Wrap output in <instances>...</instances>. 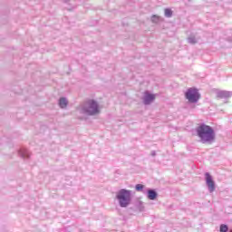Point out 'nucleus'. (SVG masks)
Here are the masks:
<instances>
[{
  "mask_svg": "<svg viewBox=\"0 0 232 232\" xmlns=\"http://www.w3.org/2000/svg\"><path fill=\"white\" fill-rule=\"evenodd\" d=\"M83 111L87 113V115H97L100 111L99 104L93 100H89L83 109Z\"/></svg>",
  "mask_w": 232,
  "mask_h": 232,
  "instance_id": "3",
  "label": "nucleus"
},
{
  "mask_svg": "<svg viewBox=\"0 0 232 232\" xmlns=\"http://www.w3.org/2000/svg\"><path fill=\"white\" fill-rule=\"evenodd\" d=\"M143 101H144V104H151V102L155 101V94L145 92Z\"/></svg>",
  "mask_w": 232,
  "mask_h": 232,
  "instance_id": "6",
  "label": "nucleus"
},
{
  "mask_svg": "<svg viewBox=\"0 0 232 232\" xmlns=\"http://www.w3.org/2000/svg\"><path fill=\"white\" fill-rule=\"evenodd\" d=\"M59 104L61 108H66V106H68V101H66L64 98H62L60 99Z\"/></svg>",
  "mask_w": 232,
  "mask_h": 232,
  "instance_id": "8",
  "label": "nucleus"
},
{
  "mask_svg": "<svg viewBox=\"0 0 232 232\" xmlns=\"http://www.w3.org/2000/svg\"><path fill=\"white\" fill-rule=\"evenodd\" d=\"M205 177H206L207 186H208L210 193H213V191H215V181L213 180L211 174H209L208 172L205 174Z\"/></svg>",
  "mask_w": 232,
  "mask_h": 232,
  "instance_id": "5",
  "label": "nucleus"
},
{
  "mask_svg": "<svg viewBox=\"0 0 232 232\" xmlns=\"http://www.w3.org/2000/svg\"><path fill=\"white\" fill-rule=\"evenodd\" d=\"M186 98L189 102H197L200 99V94L197 89L190 88L186 92Z\"/></svg>",
  "mask_w": 232,
  "mask_h": 232,
  "instance_id": "4",
  "label": "nucleus"
},
{
  "mask_svg": "<svg viewBox=\"0 0 232 232\" xmlns=\"http://www.w3.org/2000/svg\"><path fill=\"white\" fill-rule=\"evenodd\" d=\"M197 133L203 142H212V140H215V131L209 125L202 124L198 126Z\"/></svg>",
  "mask_w": 232,
  "mask_h": 232,
  "instance_id": "1",
  "label": "nucleus"
},
{
  "mask_svg": "<svg viewBox=\"0 0 232 232\" xmlns=\"http://www.w3.org/2000/svg\"><path fill=\"white\" fill-rule=\"evenodd\" d=\"M116 198L121 208H128L131 202V190L122 188L117 193Z\"/></svg>",
  "mask_w": 232,
  "mask_h": 232,
  "instance_id": "2",
  "label": "nucleus"
},
{
  "mask_svg": "<svg viewBox=\"0 0 232 232\" xmlns=\"http://www.w3.org/2000/svg\"><path fill=\"white\" fill-rule=\"evenodd\" d=\"M148 198L150 200H155V198H157V192H155L154 190H149L148 191Z\"/></svg>",
  "mask_w": 232,
  "mask_h": 232,
  "instance_id": "7",
  "label": "nucleus"
},
{
  "mask_svg": "<svg viewBox=\"0 0 232 232\" xmlns=\"http://www.w3.org/2000/svg\"><path fill=\"white\" fill-rule=\"evenodd\" d=\"M152 21L155 23V21H159V16L153 15L152 16Z\"/></svg>",
  "mask_w": 232,
  "mask_h": 232,
  "instance_id": "13",
  "label": "nucleus"
},
{
  "mask_svg": "<svg viewBox=\"0 0 232 232\" xmlns=\"http://www.w3.org/2000/svg\"><path fill=\"white\" fill-rule=\"evenodd\" d=\"M165 15L166 17H171L173 15V11L171 9H165Z\"/></svg>",
  "mask_w": 232,
  "mask_h": 232,
  "instance_id": "9",
  "label": "nucleus"
},
{
  "mask_svg": "<svg viewBox=\"0 0 232 232\" xmlns=\"http://www.w3.org/2000/svg\"><path fill=\"white\" fill-rule=\"evenodd\" d=\"M227 93L224 92H221L218 93V97H219V99H222L224 97H227Z\"/></svg>",
  "mask_w": 232,
  "mask_h": 232,
  "instance_id": "12",
  "label": "nucleus"
},
{
  "mask_svg": "<svg viewBox=\"0 0 232 232\" xmlns=\"http://www.w3.org/2000/svg\"><path fill=\"white\" fill-rule=\"evenodd\" d=\"M227 229H228L227 225H221L219 231L220 232H227Z\"/></svg>",
  "mask_w": 232,
  "mask_h": 232,
  "instance_id": "10",
  "label": "nucleus"
},
{
  "mask_svg": "<svg viewBox=\"0 0 232 232\" xmlns=\"http://www.w3.org/2000/svg\"><path fill=\"white\" fill-rule=\"evenodd\" d=\"M141 189H144V185H142V184L136 185L137 191H141Z\"/></svg>",
  "mask_w": 232,
  "mask_h": 232,
  "instance_id": "11",
  "label": "nucleus"
}]
</instances>
